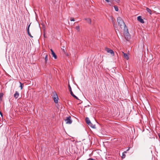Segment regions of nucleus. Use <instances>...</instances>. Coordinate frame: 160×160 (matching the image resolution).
I'll use <instances>...</instances> for the list:
<instances>
[{"label":"nucleus","instance_id":"obj_22","mask_svg":"<svg viewBox=\"0 0 160 160\" xmlns=\"http://www.w3.org/2000/svg\"><path fill=\"white\" fill-rule=\"evenodd\" d=\"M28 33V35L31 38H33V37L32 36L31 33L29 31H27Z\"/></svg>","mask_w":160,"mask_h":160},{"label":"nucleus","instance_id":"obj_31","mask_svg":"<svg viewBox=\"0 0 160 160\" xmlns=\"http://www.w3.org/2000/svg\"><path fill=\"white\" fill-rule=\"evenodd\" d=\"M106 1H107V2H109V0H105Z\"/></svg>","mask_w":160,"mask_h":160},{"label":"nucleus","instance_id":"obj_15","mask_svg":"<svg viewBox=\"0 0 160 160\" xmlns=\"http://www.w3.org/2000/svg\"><path fill=\"white\" fill-rule=\"evenodd\" d=\"M45 63H47L48 60V56L47 54H46L45 56Z\"/></svg>","mask_w":160,"mask_h":160},{"label":"nucleus","instance_id":"obj_1","mask_svg":"<svg viewBox=\"0 0 160 160\" xmlns=\"http://www.w3.org/2000/svg\"><path fill=\"white\" fill-rule=\"evenodd\" d=\"M117 21L118 25L120 26L121 28H122L123 26H126V25L125 24L123 20L121 17H118V18Z\"/></svg>","mask_w":160,"mask_h":160},{"label":"nucleus","instance_id":"obj_4","mask_svg":"<svg viewBox=\"0 0 160 160\" xmlns=\"http://www.w3.org/2000/svg\"><path fill=\"white\" fill-rule=\"evenodd\" d=\"M124 34L126 40L128 41H129L131 38V36L129 32L128 33L127 32L126 33Z\"/></svg>","mask_w":160,"mask_h":160},{"label":"nucleus","instance_id":"obj_10","mask_svg":"<svg viewBox=\"0 0 160 160\" xmlns=\"http://www.w3.org/2000/svg\"><path fill=\"white\" fill-rule=\"evenodd\" d=\"M122 53L123 54L124 58H125L127 60H128L129 59V57H128V55L127 53H124L123 52H122Z\"/></svg>","mask_w":160,"mask_h":160},{"label":"nucleus","instance_id":"obj_7","mask_svg":"<svg viewBox=\"0 0 160 160\" xmlns=\"http://www.w3.org/2000/svg\"><path fill=\"white\" fill-rule=\"evenodd\" d=\"M85 121L86 123L88 125H92V123H91L90 120H89V118L86 117L85 118Z\"/></svg>","mask_w":160,"mask_h":160},{"label":"nucleus","instance_id":"obj_25","mask_svg":"<svg viewBox=\"0 0 160 160\" xmlns=\"http://www.w3.org/2000/svg\"><path fill=\"white\" fill-rule=\"evenodd\" d=\"M70 92V94H71V95L73 97L74 95V94L72 92V91H71V92Z\"/></svg>","mask_w":160,"mask_h":160},{"label":"nucleus","instance_id":"obj_23","mask_svg":"<svg viewBox=\"0 0 160 160\" xmlns=\"http://www.w3.org/2000/svg\"><path fill=\"white\" fill-rule=\"evenodd\" d=\"M68 89L70 92H71V91H72V89H71V88L70 87L69 84L68 85Z\"/></svg>","mask_w":160,"mask_h":160},{"label":"nucleus","instance_id":"obj_28","mask_svg":"<svg viewBox=\"0 0 160 160\" xmlns=\"http://www.w3.org/2000/svg\"><path fill=\"white\" fill-rule=\"evenodd\" d=\"M115 1L117 3H119L120 2V0H115Z\"/></svg>","mask_w":160,"mask_h":160},{"label":"nucleus","instance_id":"obj_27","mask_svg":"<svg viewBox=\"0 0 160 160\" xmlns=\"http://www.w3.org/2000/svg\"><path fill=\"white\" fill-rule=\"evenodd\" d=\"M73 97L75 99H77V100H79V99L75 95H74Z\"/></svg>","mask_w":160,"mask_h":160},{"label":"nucleus","instance_id":"obj_3","mask_svg":"<svg viewBox=\"0 0 160 160\" xmlns=\"http://www.w3.org/2000/svg\"><path fill=\"white\" fill-rule=\"evenodd\" d=\"M105 50L107 51V52L110 53L113 56H114V53L113 51L112 50L110 49L109 48H105Z\"/></svg>","mask_w":160,"mask_h":160},{"label":"nucleus","instance_id":"obj_14","mask_svg":"<svg viewBox=\"0 0 160 160\" xmlns=\"http://www.w3.org/2000/svg\"><path fill=\"white\" fill-rule=\"evenodd\" d=\"M146 9L147 11L150 14H151V13H152V11H151V10L150 9L148 8H147Z\"/></svg>","mask_w":160,"mask_h":160},{"label":"nucleus","instance_id":"obj_32","mask_svg":"<svg viewBox=\"0 0 160 160\" xmlns=\"http://www.w3.org/2000/svg\"><path fill=\"white\" fill-rule=\"evenodd\" d=\"M0 114H1V115L2 116V114L0 111Z\"/></svg>","mask_w":160,"mask_h":160},{"label":"nucleus","instance_id":"obj_12","mask_svg":"<svg viewBox=\"0 0 160 160\" xmlns=\"http://www.w3.org/2000/svg\"><path fill=\"white\" fill-rule=\"evenodd\" d=\"M84 20L87 21V22L91 24V19L90 18H84Z\"/></svg>","mask_w":160,"mask_h":160},{"label":"nucleus","instance_id":"obj_13","mask_svg":"<svg viewBox=\"0 0 160 160\" xmlns=\"http://www.w3.org/2000/svg\"><path fill=\"white\" fill-rule=\"evenodd\" d=\"M129 149V148H128V149L126 151H125L124 152H123L122 153V158H125V156H126L125 153H126L127 152V151H128Z\"/></svg>","mask_w":160,"mask_h":160},{"label":"nucleus","instance_id":"obj_2","mask_svg":"<svg viewBox=\"0 0 160 160\" xmlns=\"http://www.w3.org/2000/svg\"><path fill=\"white\" fill-rule=\"evenodd\" d=\"M52 98L55 103H58V98L56 92H53Z\"/></svg>","mask_w":160,"mask_h":160},{"label":"nucleus","instance_id":"obj_16","mask_svg":"<svg viewBox=\"0 0 160 160\" xmlns=\"http://www.w3.org/2000/svg\"><path fill=\"white\" fill-rule=\"evenodd\" d=\"M3 94L2 93H0V101L2 100V99L3 96Z\"/></svg>","mask_w":160,"mask_h":160},{"label":"nucleus","instance_id":"obj_24","mask_svg":"<svg viewBox=\"0 0 160 160\" xmlns=\"http://www.w3.org/2000/svg\"><path fill=\"white\" fill-rule=\"evenodd\" d=\"M70 20L71 21H75V20H74V18H71Z\"/></svg>","mask_w":160,"mask_h":160},{"label":"nucleus","instance_id":"obj_29","mask_svg":"<svg viewBox=\"0 0 160 160\" xmlns=\"http://www.w3.org/2000/svg\"><path fill=\"white\" fill-rule=\"evenodd\" d=\"M88 160H95V159H93L92 158H89L88 159Z\"/></svg>","mask_w":160,"mask_h":160},{"label":"nucleus","instance_id":"obj_20","mask_svg":"<svg viewBox=\"0 0 160 160\" xmlns=\"http://www.w3.org/2000/svg\"><path fill=\"white\" fill-rule=\"evenodd\" d=\"M63 48H62V50L63 51V52H64V54H65L66 53V51H65V48L64 47H63Z\"/></svg>","mask_w":160,"mask_h":160},{"label":"nucleus","instance_id":"obj_18","mask_svg":"<svg viewBox=\"0 0 160 160\" xmlns=\"http://www.w3.org/2000/svg\"><path fill=\"white\" fill-rule=\"evenodd\" d=\"M114 9H115V10L116 11H118V7L116 6H114Z\"/></svg>","mask_w":160,"mask_h":160},{"label":"nucleus","instance_id":"obj_17","mask_svg":"<svg viewBox=\"0 0 160 160\" xmlns=\"http://www.w3.org/2000/svg\"><path fill=\"white\" fill-rule=\"evenodd\" d=\"M90 126L92 128H95L96 126L95 125H93L92 123V125H88Z\"/></svg>","mask_w":160,"mask_h":160},{"label":"nucleus","instance_id":"obj_5","mask_svg":"<svg viewBox=\"0 0 160 160\" xmlns=\"http://www.w3.org/2000/svg\"><path fill=\"white\" fill-rule=\"evenodd\" d=\"M70 118V116H69L66 118V119L65 120L66 124H71L72 123V121L71 120Z\"/></svg>","mask_w":160,"mask_h":160},{"label":"nucleus","instance_id":"obj_33","mask_svg":"<svg viewBox=\"0 0 160 160\" xmlns=\"http://www.w3.org/2000/svg\"><path fill=\"white\" fill-rule=\"evenodd\" d=\"M113 22V25H114L115 24V22Z\"/></svg>","mask_w":160,"mask_h":160},{"label":"nucleus","instance_id":"obj_6","mask_svg":"<svg viewBox=\"0 0 160 160\" xmlns=\"http://www.w3.org/2000/svg\"><path fill=\"white\" fill-rule=\"evenodd\" d=\"M137 19L138 21H139L141 23H144L143 20L142 18V17L139 16L138 17Z\"/></svg>","mask_w":160,"mask_h":160},{"label":"nucleus","instance_id":"obj_21","mask_svg":"<svg viewBox=\"0 0 160 160\" xmlns=\"http://www.w3.org/2000/svg\"><path fill=\"white\" fill-rule=\"evenodd\" d=\"M76 29L78 31H80V27L79 26H77L76 27Z\"/></svg>","mask_w":160,"mask_h":160},{"label":"nucleus","instance_id":"obj_26","mask_svg":"<svg viewBox=\"0 0 160 160\" xmlns=\"http://www.w3.org/2000/svg\"><path fill=\"white\" fill-rule=\"evenodd\" d=\"M20 87H21V90H22V84L21 82H20Z\"/></svg>","mask_w":160,"mask_h":160},{"label":"nucleus","instance_id":"obj_19","mask_svg":"<svg viewBox=\"0 0 160 160\" xmlns=\"http://www.w3.org/2000/svg\"><path fill=\"white\" fill-rule=\"evenodd\" d=\"M31 24V23H30L29 25H28V27L27 28V31H29V28H30Z\"/></svg>","mask_w":160,"mask_h":160},{"label":"nucleus","instance_id":"obj_30","mask_svg":"<svg viewBox=\"0 0 160 160\" xmlns=\"http://www.w3.org/2000/svg\"><path fill=\"white\" fill-rule=\"evenodd\" d=\"M65 55H66L67 56H68L69 55L68 53H67L66 52L65 54Z\"/></svg>","mask_w":160,"mask_h":160},{"label":"nucleus","instance_id":"obj_8","mask_svg":"<svg viewBox=\"0 0 160 160\" xmlns=\"http://www.w3.org/2000/svg\"><path fill=\"white\" fill-rule=\"evenodd\" d=\"M19 94L18 91H16L15 93L14 94L13 96L15 99H17L18 98Z\"/></svg>","mask_w":160,"mask_h":160},{"label":"nucleus","instance_id":"obj_9","mask_svg":"<svg viewBox=\"0 0 160 160\" xmlns=\"http://www.w3.org/2000/svg\"><path fill=\"white\" fill-rule=\"evenodd\" d=\"M51 51L53 57L55 59H56L57 58V56L56 55V54L54 52V51L52 49H51Z\"/></svg>","mask_w":160,"mask_h":160},{"label":"nucleus","instance_id":"obj_11","mask_svg":"<svg viewBox=\"0 0 160 160\" xmlns=\"http://www.w3.org/2000/svg\"><path fill=\"white\" fill-rule=\"evenodd\" d=\"M123 27H124V34L126 33L127 32H128V29L126 26H123Z\"/></svg>","mask_w":160,"mask_h":160}]
</instances>
